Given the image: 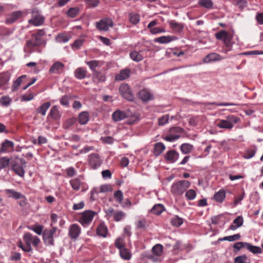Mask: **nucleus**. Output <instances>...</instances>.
<instances>
[{"label": "nucleus", "instance_id": "f257e3e1", "mask_svg": "<svg viewBox=\"0 0 263 263\" xmlns=\"http://www.w3.org/2000/svg\"><path fill=\"white\" fill-rule=\"evenodd\" d=\"M190 182L187 180H181L173 183L171 186V192L176 196H180L189 187Z\"/></svg>", "mask_w": 263, "mask_h": 263}, {"label": "nucleus", "instance_id": "f03ea898", "mask_svg": "<svg viewBox=\"0 0 263 263\" xmlns=\"http://www.w3.org/2000/svg\"><path fill=\"white\" fill-rule=\"evenodd\" d=\"M26 164V161L23 158H15L12 161L11 169L16 174L21 177H23L25 174V171L23 167Z\"/></svg>", "mask_w": 263, "mask_h": 263}, {"label": "nucleus", "instance_id": "7ed1b4c3", "mask_svg": "<svg viewBox=\"0 0 263 263\" xmlns=\"http://www.w3.org/2000/svg\"><path fill=\"white\" fill-rule=\"evenodd\" d=\"M239 119L234 116H229L225 120H220L217 123L218 127L221 128L231 129L235 124L238 122Z\"/></svg>", "mask_w": 263, "mask_h": 263}, {"label": "nucleus", "instance_id": "20e7f679", "mask_svg": "<svg viewBox=\"0 0 263 263\" xmlns=\"http://www.w3.org/2000/svg\"><path fill=\"white\" fill-rule=\"evenodd\" d=\"M215 36L218 40H221L223 41L226 47H232L233 44V42L232 41L233 35L229 33L226 31L222 30L217 33L215 34Z\"/></svg>", "mask_w": 263, "mask_h": 263}, {"label": "nucleus", "instance_id": "39448f33", "mask_svg": "<svg viewBox=\"0 0 263 263\" xmlns=\"http://www.w3.org/2000/svg\"><path fill=\"white\" fill-rule=\"evenodd\" d=\"M96 214L92 211H85L81 214L79 221L83 226H87L91 223Z\"/></svg>", "mask_w": 263, "mask_h": 263}, {"label": "nucleus", "instance_id": "423d86ee", "mask_svg": "<svg viewBox=\"0 0 263 263\" xmlns=\"http://www.w3.org/2000/svg\"><path fill=\"white\" fill-rule=\"evenodd\" d=\"M57 230L56 227H53L50 230H45L43 233V239L46 245L53 246L54 244L53 235Z\"/></svg>", "mask_w": 263, "mask_h": 263}, {"label": "nucleus", "instance_id": "0eeeda50", "mask_svg": "<svg viewBox=\"0 0 263 263\" xmlns=\"http://www.w3.org/2000/svg\"><path fill=\"white\" fill-rule=\"evenodd\" d=\"M45 18L39 11L33 10L32 12L31 18L29 20V24L34 26H40L43 24Z\"/></svg>", "mask_w": 263, "mask_h": 263}, {"label": "nucleus", "instance_id": "6e6552de", "mask_svg": "<svg viewBox=\"0 0 263 263\" xmlns=\"http://www.w3.org/2000/svg\"><path fill=\"white\" fill-rule=\"evenodd\" d=\"M121 95L125 99L132 101L134 100V96L132 93L129 85L127 84L121 85L119 87Z\"/></svg>", "mask_w": 263, "mask_h": 263}, {"label": "nucleus", "instance_id": "1a4fd4ad", "mask_svg": "<svg viewBox=\"0 0 263 263\" xmlns=\"http://www.w3.org/2000/svg\"><path fill=\"white\" fill-rule=\"evenodd\" d=\"M114 23L111 18H105L96 23V27L101 31H107L110 27H112Z\"/></svg>", "mask_w": 263, "mask_h": 263}, {"label": "nucleus", "instance_id": "9d476101", "mask_svg": "<svg viewBox=\"0 0 263 263\" xmlns=\"http://www.w3.org/2000/svg\"><path fill=\"white\" fill-rule=\"evenodd\" d=\"M23 239L27 245H32L35 247H37L40 242V238L36 236H33L30 233H26L24 234Z\"/></svg>", "mask_w": 263, "mask_h": 263}, {"label": "nucleus", "instance_id": "9b49d317", "mask_svg": "<svg viewBox=\"0 0 263 263\" xmlns=\"http://www.w3.org/2000/svg\"><path fill=\"white\" fill-rule=\"evenodd\" d=\"M163 250V247L161 244H157L155 245L152 248L153 255H149V258L151 259L154 261H158V257L162 255Z\"/></svg>", "mask_w": 263, "mask_h": 263}, {"label": "nucleus", "instance_id": "f8f14e48", "mask_svg": "<svg viewBox=\"0 0 263 263\" xmlns=\"http://www.w3.org/2000/svg\"><path fill=\"white\" fill-rule=\"evenodd\" d=\"M45 44V42L44 40L33 34L32 39L27 42L26 46L29 48H32L34 47H39Z\"/></svg>", "mask_w": 263, "mask_h": 263}, {"label": "nucleus", "instance_id": "ddd939ff", "mask_svg": "<svg viewBox=\"0 0 263 263\" xmlns=\"http://www.w3.org/2000/svg\"><path fill=\"white\" fill-rule=\"evenodd\" d=\"M81 232V228L77 224H71L68 231V235L69 237L72 239H76L79 236Z\"/></svg>", "mask_w": 263, "mask_h": 263}, {"label": "nucleus", "instance_id": "4468645a", "mask_svg": "<svg viewBox=\"0 0 263 263\" xmlns=\"http://www.w3.org/2000/svg\"><path fill=\"white\" fill-rule=\"evenodd\" d=\"M89 163L91 168L96 169L101 164V160L98 154H92L89 156Z\"/></svg>", "mask_w": 263, "mask_h": 263}, {"label": "nucleus", "instance_id": "2eb2a0df", "mask_svg": "<svg viewBox=\"0 0 263 263\" xmlns=\"http://www.w3.org/2000/svg\"><path fill=\"white\" fill-rule=\"evenodd\" d=\"M130 116L129 113L127 111H123L120 110H116L112 114V119L114 121L118 122Z\"/></svg>", "mask_w": 263, "mask_h": 263}, {"label": "nucleus", "instance_id": "dca6fc26", "mask_svg": "<svg viewBox=\"0 0 263 263\" xmlns=\"http://www.w3.org/2000/svg\"><path fill=\"white\" fill-rule=\"evenodd\" d=\"M224 58H222L221 55L216 53H211L205 57L203 59V62L204 63H209L214 61H219Z\"/></svg>", "mask_w": 263, "mask_h": 263}, {"label": "nucleus", "instance_id": "f3484780", "mask_svg": "<svg viewBox=\"0 0 263 263\" xmlns=\"http://www.w3.org/2000/svg\"><path fill=\"white\" fill-rule=\"evenodd\" d=\"M10 77V74L8 72H4L0 74L1 89H5L8 87Z\"/></svg>", "mask_w": 263, "mask_h": 263}, {"label": "nucleus", "instance_id": "a211bd4d", "mask_svg": "<svg viewBox=\"0 0 263 263\" xmlns=\"http://www.w3.org/2000/svg\"><path fill=\"white\" fill-rule=\"evenodd\" d=\"M22 15L21 11H14L8 15L6 22L7 24H12L16 22Z\"/></svg>", "mask_w": 263, "mask_h": 263}, {"label": "nucleus", "instance_id": "6ab92c4d", "mask_svg": "<svg viewBox=\"0 0 263 263\" xmlns=\"http://www.w3.org/2000/svg\"><path fill=\"white\" fill-rule=\"evenodd\" d=\"M97 234L98 236L106 237L108 234V229L104 223L101 222L100 223L97 227Z\"/></svg>", "mask_w": 263, "mask_h": 263}, {"label": "nucleus", "instance_id": "aec40b11", "mask_svg": "<svg viewBox=\"0 0 263 263\" xmlns=\"http://www.w3.org/2000/svg\"><path fill=\"white\" fill-rule=\"evenodd\" d=\"M179 154L177 152L171 150L166 153L165 158L170 162L174 163L177 160Z\"/></svg>", "mask_w": 263, "mask_h": 263}, {"label": "nucleus", "instance_id": "412c9836", "mask_svg": "<svg viewBox=\"0 0 263 263\" xmlns=\"http://www.w3.org/2000/svg\"><path fill=\"white\" fill-rule=\"evenodd\" d=\"M48 117L55 120H58L61 118V113L59 111L57 106L54 105L52 107L48 115Z\"/></svg>", "mask_w": 263, "mask_h": 263}, {"label": "nucleus", "instance_id": "4be33fe9", "mask_svg": "<svg viewBox=\"0 0 263 263\" xmlns=\"http://www.w3.org/2000/svg\"><path fill=\"white\" fill-rule=\"evenodd\" d=\"M130 71L129 69L121 70L119 73L115 76L117 81H123L129 77Z\"/></svg>", "mask_w": 263, "mask_h": 263}, {"label": "nucleus", "instance_id": "5701e85b", "mask_svg": "<svg viewBox=\"0 0 263 263\" xmlns=\"http://www.w3.org/2000/svg\"><path fill=\"white\" fill-rule=\"evenodd\" d=\"M139 96L140 99L143 101H148L152 100L153 95L146 89H142L139 92Z\"/></svg>", "mask_w": 263, "mask_h": 263}, {"label": "nucleus", "instance_id": "b1692460", "mask_svg": "<svg viewBox=\"0 0 263 263\" xmlns=\"http://www.w3.org/2000/svg\"><path fill=\"white\" fill-rule=\"evenodd\" d=\"M165 146L161 142H157L154 145L153 151L154 155L155 156H158L161 155L165 150Z\"/></svg>", "mask_w": 263, "mask_h": 263}, {"label": "nucleus", "instance_id": "393cba45", "mask_svg": "<svg viewBox=\"0 0 263 263\" xmlns=\"http://www.w3.org/2000/svg\"><path fill=\"white\" fill-rule=\"evenodd\" d=\"M64 67V65L60 62L54 63L49 69V72L52 73H58L62 71Z\"/></svg>", "mask_w": 263, "mask_h": 263}, {"label": "nucleus", "instance_id": "a878e982", "mask_svg": "<svg viewBox=\"0 0 263 263\" xmlns=\"http://www.w3.org/2000/svg\"><path fill=\"white\" fill-rule=\"evenodd\" d=\"M5 193L9 198H12L16 200L19 199L21 198L22 194L21 193L15 191L12 189H6L5 190Z\"/></svg>", "mask_w": 263, "mask_h": 263}, {"label": "nucleus", "instance_id": "bb28decb", "mask_svg": "<svg viewBox=\"0 0 263 263\" xmlns=\"http://www.w3.org/2000/svg\"><path fill=\"white\" fill-rule=\"evenodd\" d=\"M225 198L226 192L223 189H221L218 192H216L213 196V199L219 203H222L224 200Z\"/></svg>", "mask_w": 263, "mask_h": 263}, {"label": "nucleus", "instance_id": "cd10ccee", "mask_svg": "<svg viewBox=\"0 0 263 263\" xmlns=\"http://www.w3.org/2000/svg\"><path fill=\"white\" fill-rule=\"evenodd\" d=\"M243 220L241 216H238L233 221V224L229 228V230H235L237 228L241 227L243 224Z\"/></svg>", "mask_w": 263, "mask_h": 263}, {"label": "nucleus", "instance_id": "c85d7f7f", "mask_svg": "<svg viewBox=\"0 0 263 263\" xmlns=\"http://www.w3.org/2000/svg\"><path fill=\"white\" fill-rule=\"evenodd\" d=\"M176 37L174 36H162L155 39V42L161 44H166L175 40Z\"/></svg>", "mask_w": 263, "mask_h": 263}, {"label": "nucleus", "instance_id": "c756f323", "mask_svg": "<svg viewBox=\"0 0 263 263\" xmlns=\"http://www.w3.org/2000/svg\"><path fill=\"white\" fill-rule=\"evenodd\" d=\"M165 210L164 205L162 204H157L154 205L150 212L154 215H159Z\"/></svg>", "mask_w": 263, "mask_h": 263}, {"label": "nucleus", "instance_id": "7c9ffc66", "mask_svg": "<svg viewBox=\"0 0 263 263\" xmlns=\"http://www.w3.org/2000/svg\"><path fill=\"white\" fill-rule=\"evenodd\" d=\"M51 104L49 102H47L42 104L39 108L36 109V111L38 114H40L43 116H45L46 111L50 107Z\"/></svg>", "mask_w": 263, "mask_h": 263}, {"label": "nucleus", "instance_id": "2f4dec72", "mask_svg": "<svg viewBox=\"0 0 263 263\" xmlns=\"http://www.w3.org/2000/svg\"><path fill=\"white\" fill-rule=\"evenodd\" d=\"M86 70L82 67L78 68L74 72V76L78 79H83L86 77Z\"/></svg>", "mask_w": 263, "mask_h": 263}, {"label": "nucleus", "instance_id": "473e14b6", "mask_svg": "<svg viewBox=\"0 0 263 263\" xmlns=\"http://www.w3.org/2000/svg\"><path fill=\"white\" fill-rule=\"evenodd\" d=\"M93 79L94 81L98 83H102L105 81V76L101 72L95 71L93 73Z\"/></svg>", "mask_w": 263, "mask_h": 263}, {"label": "nucleus", "instance_id": "72a5a7b5", "mask_svg": "<svg viewBox=\"0 0 263 263\" xmlns=\"http://www.w3.org/2000/svg\"><path fill=\"white\" fill-rule=\"evenodd\" d=\"M246 248L253 254H259L261 253V249L260 247L255 246L252 244L247 242Z\"/></svg>", "mask_w": 263, "mask_h": 263}, {"label": "nucleus", "instance_id": "f704fd0d", "mask_svg": "<svg viewBox=\"0 0 263 263\" xmlns=\"http://www.w3.org/2000/svg\"><path fill=\"white\" fill-rule=\"evenodd\" d=\"M82 183V181L78 178L73 179L70 181L72 188L75 191H78Z\"/></svg>", "mask_w": 263, "mask_h": 263}, {"label": "nucleus", "instance_id": "c9c22d12", "mask_svg": "<svg viewBox=\"0 0 263 263\" xmlns=\"http://www.w3.org/2000/svg\"><path fill=\"white\" fill-rule=\"evenodd\" d=\"M89 114L87 111H83L79 114V121L81 124H85L88 121Z\"/></svg>", "mask_w": 263, "mask_h": 263}, {"label": "nucleus", "instance_id": "e433bc0d", "mask_svg": "<svg viewBox=\"0 0 263 263\" xmlns=\"http://www.w3.org/2000/svg\"><path fill=\"white\" fill-rule=\"evenodd\" d=\"M130 58L134 61L140 62L143 58V55L140 52L133 51L130 53Z\"/></svg>", "mask_w": 263, "mask_h": 263}, {"label": "nucleus", "instance_id": "4c0bfd02", "mask_svg": "<svg viewBox=\"0 0 263 263\" xmlns=\"http://www.w3.org/2000/svg\"><path fill=\"white\" fill-rule=\"evenodd\" d=\"M2 152H9L11 151L13 147V143L11 141L8 140L5 141L2 144Z\"/></svg>", "mask_w": 263, "mask_h": 263}, {"label": "nucleus", "instance_id": "58836bf2", "mask_svg": "<svg viewBox=\"0 0 263 263\" xmlns=\"http://www.w3.org/2000/svg\"><path fill=\"white\" fill-rule=\"evenodd\" d=\"M120 255L122 259L127 260H129L132 256L131 254L126 248L120 250Z\"/></svg>", "mask_w": 263, "mask_h": 263}, {"label": "nucleus", "instance_id": "ea45409f", "mask_svg": "<svg viewBox=\"0 0 263 263\" xmlns=\"http://www.w3.org/2000/svg\"><path fill=\"white\" fill-rule=\"evenodd\" d=\"M198 4L207 9H211L213 7V3L211 0H199Z\"/></svg>", "mask_w": 263, "mask_h": 263}, {"label": "nucleus", "instance_id": "a19ab883", "mask_svg": "<svg viewBox=\"0 0 263 263\" xmlns=\"http://www.w3.org/2000/svg\"><path fill=\"white\" fill-rule=\"evenodd\" d=\"M171 223L173 226L179 227L183 223V219L177 216H175L171 218Z\"/></svg>", "mask_w": 263, "mask_h": 263}, {"label": "nucleus", "instance_id": "79ce46f5", "mask_svg": "<svg viewBox=\"0 0 263 263\" xmlns=\"http://www.w3.org/2000/svg\"><path fill=\"white\" fill-rule=\"evenodd\" d=\"M114 198L116 201L120 204H122V201L123 199V194L121 190L116 191L114 194Z\"/></svg>", "mask_w": 263, "mask_h": 263}, {"label": "nucleus", "instance_id": "37998d69", "mask_svg": "<svg viewBox=\"0 0 263 263\" xmlns=\"http://www.w3.org/2000/svg\"><path fill=\"white\" fill-rule=\"evenodd\" d=\"M180 148H181V152L183 154H187L192 151L193 146H192V145H191L189 144L184 143L181 145Z\"/></svg>", "mask_w": 263, "mask_h": 263}, {"label": "nucleus", "instance_id": "c03bdc74", "mask_svg": "<svg viewBox=\"0 0 263 263\" xmlns=\"http://www.w3.org/2000/svg\"><path fill=\"white\" fill-rule=\"evenodd\" d=\"M171 27L177 32H180L183 29V26L179 23L176 22L174 21H172L170 23Z\"/></svg>", "mask_w": 263, "mask_h": 263}, {"label": "nucleus", "instance_id": "a18cd8bd", "mask_svg": "<svg viewBox=\"0 0 263 263\" xmlns=\"http://www.w3.org/2000/svg\"><path fill=\"white\" fill-rule=\"evenodd\" d=\"M79 12V8L77 7L70 8L67 12V14L70 17H76Z\"/></svg>", "mask_w": 263, "mask_h": 263}, {"label": "nucleus", "instance_id": "49530a36", "mask_svg": "<svg viewBox=\"0 0 263 263\" xmlns=\"http://www.w3.org/2000/svg\"><path fill=\"white\" fill-rule=\"evenodd\" d=\"M185 196L187 200H192L195 198L196 193L194 190L190 189L186 192Z\"/></svg>", "mask_w": 263, "mask_h": 263}, {"label": "nucleus", "instance_id": "de8ad7c7", "mask_svg": "<svg viewBox=\"0 0 263 263\" xmlns=\"http://www.w3.org/2000/svg\"><path fill=\"white\" fill-rule=\"evenodd\" d=\"M125 216V214L121 211H117L115 212L114 215V219L116 221H119L121 220Z\"/></svg>", "mask_w": 263, "mask_h": 263}, {"label": "nucleus", "instance_id": "09e8293b", "mask_svg": "<svg viewBox=\"0 0 263 263\" xmlns=\"http://www.w3.org/2000/svg\"><path fill=\"white\" fill-rule=\"evenodd\" d=\"M248 257L243 255L236 257L234 260V263H249Z\"/></svg>", "mask_w": 263, "mask_h": 263}, {"label": "nucleus", "instance_id": "8fccbe9b", "mask_svg": "<svg viewBox=\"0 0 263 263\" xmlns=\"http://www.w3.org/2000/svg\"><path fill=\"white\" fill-rule=\"evenodd\" d=\"M129 21L133 24H137L140 21V16L137 14L130 13L129 14Z\"/></svg>", "mask_w": 263, "mask_h": 263}, {"label": "nucleus", "instance_id": "3c124183", "mask_svg": "<svg viewBox=\"0 0 263 263\" xmlns=\"http://www.w3.org/2000/svg\"><path fill=\"white\" fill-rule=\"evenodd\" d=\"M240 237L241 236L239 234H236L233 235L224 237L223 239L229 241H234L239 240Z\"/></svg>", "mask_w": 263, "mask_h": 263}, {"label": "nucleus", "instance_id": "603ef678", "mask_svg": "<svg viewBox=\"0 0 263 263\" xmlns=\"http://www.w3.org/2000/svg\"><path fill=\"white\" fill-rule=\"evenodd\" d=\"M86 63L89 67L91 70L95 71L96 68L99 66V62L96 60H92L86 62Z\"/></svg>", "mask_w": 263, "mask_h": 263}, {"label": "nucleus", "instance_id": "864d4df0", "mask_svg": "<svg viewBox=\"0 0 263 263\" xmlns=\"http://www.w3.org/2000/svg\"><path fill=\"white\" fill-rule=\"evenodd\" d=\"M25 77H26V76H22L21 77H20L16 80V81L14 82V84L12 86V90L13 91H15L17 89V88L22 83V79Z\"/></svg>", "mask_w": 263, "mask_h": 263}, {"label": "nucleus", "instance_id": "5fc2aeb1", "mask_svg": "<svg viewBox=\"0 0 263 263\" xmlns=\"http://www.w3.org/2000/svg\"><path fill=\"white\" fill-rule=\"evenodd\" d=\"M115 246L119 250L125 248L124 240L122 238H118L115 241Z\"/></svg>", "mask_w": 263, "mask_h": 263}, {"label": "nucleus", "instance_id": "6e6d98bb", "mask_svg": "<svg viewBox=\"0 0 263 263\" xmlns=\"http://www.w3.org/2000/svg\"><path fill=\"white\" fill-rule=\"evenodd\" d=\"M112 186L110 184H104L100 186V192L107 193L112 191Z\"/></svg>", "mask_w": 263, "mask_h": 263}, {"label": "nucleus", "instance_id": "4d7b16f0", "mask_svg": "<svg viewBox=\"0 0 263 263\" xmlns=\"http://www.w3.org/2000/svg\"><path fill=\"white\" fill-rule=\"evenodd\" d=\"M11 101V99L9 97L3 96L0 99V103L4 106H7L10 104Z\"/></svg>", "mask_w": 263, "mask_h": 263}, {"label": "nucleus", "instance_id": "13d9d810", "mask_svg": "<svg viewBox=\"0 0 263 263\" xmlns=\"http://www.w3.org/2000/svg\"><path fill=\"white\" fill-rule=\"evenodd\" d=\"M10 160L6 158L3 157L0 159V170L7 166L9 163Z\"/></svg>", "mask_w": 263, "mask_h": 263}, {"label": "nucleus", "instance_id": "bf43d9fd", "mask_svg": "<svg viewBox=\"0 0 263 263\" xmlns=\"http://www.w3.org/2000/svg\"><path fill=\"white\" fill-rule=\"evenodd\" d=\"M136 227L138 229H145L146 226V220L145 219H142L136 222Z\"/></svg>", "mask_w": 263, "mask_h": 263}, {"label": "nucleus", "instance_id": "052dcab7", "mask_svg": "<svg viewBox=\"0 0 263 263\" xmlns=\"http://www.w3.org/2000/svg\"><path fill=\"white\" fill-rule=\"evenodd\" d=\"M246 243L247 242H238L235 243L234 246L233 248L234 250H236V251H239L241 249L243 248H245L246 247Z\"/></svg>", "mask_w": 263, "mask_h": 263}, {"label": "nucleus", "instance_id": "680f3d73", "mask_svg": "<svg viewBox=\"0 0 263 263\" xmlns=\"http://www.w3.org/2000/svg\"><path fill=\"white\" fill-rule=\"evenodd\" d=\"M168 115H165L158 120V124L159 125H163L166 123L168 120Z\"/></svg>", "mask_w": 263, "mask_h": 263}, {"label": "nucleus", "instance_id": "e2e57ef3", "mask_svg": "<svg viewBox=\"0 0 263 263\" xmlns=\"http://www.w3.org/2000/svg\"><path fill=\"white\" fill-rule=\"evenodd\" d=\"M240 54L246 55L263 54V52L261 51H259V50H253V51L243 52V53H241Z\"/></svg>", "mask_w": 263, "mask_h": 263}, {"label": "nucleus", "instance_id": "0e129e2a", "mask_svg": "<svg viewBox=\"0 0 263 263\" xmlns=\"http://www.w3.org/2000/svg\"><path fill=\"white\" fill-rule=\"evenodd\" d=\"M255 154V151L254 149L248 150L244 155V158L246 159H250L253 157Z\"/></svg>", "mask_w": 263, "mask_h": 263}, {"label": "nucleus", "instance_id": "69168bd1", "mask_svg": "<svg viewBox=\"0 0 263 263\" xmlns=\"http://www.w3.org/2000/svg\"><path fill=\"white\" fill-rule=\"evenodd\" d=\"M22 196L21 198H20L19 199H20V200L18 201V203L21 207H24L28 203L27 200L24 195L22 194Z\"/></svg>", "mask_w": 263, "mask_h": 263}, {"label": "nucleus", "instance_id": "338daca9", "mask_svg": "<svg viewBox=\"0 0 263 263\" xmlns=\"http://www.w3.org/2000/svg\"><path fill=\"white\" fill-rule=\"evenodd\" d=\"M180 136L179 135H168L164 137V139L168 142H173L178 139Z\"/></svg>", "mask_w": 263, "mask_h": 263}, {"label": "nucleus", "instance_id": "774afa93", "mask_svg": "<svg viewBox=\"0 0 263 263\" xmlns=\"http://www.w3.org/2000/svg\"><path fill=\"white\" fill-rule=\"evenodd\" d=\"M237 6L241 9H243L247 6V2L245 0H239L237 3Z\"/></svg>", "mask_w": 263, "mask_h": 263}]
</instances>
